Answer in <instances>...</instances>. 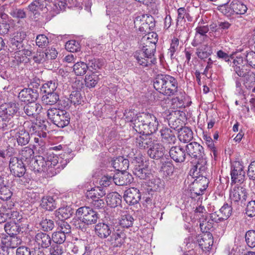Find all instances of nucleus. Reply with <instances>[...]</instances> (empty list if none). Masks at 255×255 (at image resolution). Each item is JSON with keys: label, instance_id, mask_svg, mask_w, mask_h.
Instances as JSON below:
<instances>
[{"label": "nucleus", "instance_id": "nucleus-1", "mask_svg": "<svg viewBox=\"0 0 255 255\" xmlns=\"http://www.w3.org/2000/svg\"><path fill=\"white\" fill-rule=\"evenodd\" d=\"M30 170L35 173L43 172L45 176L52 177L56 175L64 166L59 162L58 157L54 154H50L43 157L37 156L32 159L28 165Z\"/></svg>", "mask_w": 255, "mask_h": 255}, {"label": "nucleus", "instance_id": "nucleus-2", "mask_svg": "<svg viewBox=\"0 0 255 255\" xmlns=\"http://www.w3.org/2000/svg\"><path fill=\"white\" fill-rule=\"evenodd\" d=\"M186 150L187 154L191 157L198 158V161L196 165V170H198L199 175H201L202 179L200 180L203 183V188H199V192H196L197 195L202 194L203 192L207 189L209 181L206 178L207 176V159L204 156V148L197 142H192L187 144Z\"/></svg>", "mask_w": 255, "mask_h": 255}, {"label": "nucleus", "instance_id": "nucleus-3", "mask_svg": "<svg viewBox=\"0 0 255 255\" xmlns=\"http://www.w3.org/2000/svg\"><path fill=\"white\" fill-rule=\"evenodd\" d=\"M130 121L133 123V128L139 134H151L157 130L158 122L151 113H138Z\"/></svg>", "mask_w": 255, "mask_h": 255}, {"label": "nucleus", "instance_id": "nucleus-4", "mask_svg": "<svg viewBox=\"0 0 255 255\" xmlns=\"http://www.w3.org/2000/svg\"><path fill=\"white\" fill-rule=\"evenodd\" d=\"M154 89L166 96L176 95L178 92V82L174 77L169 75H158L153 81Z\"/></svg>", "mask_w": 255, "mask_h": 255}, {"label": "nucleus", "instance_id": "nucleus-5", "mask_svg": "<svg viewBox=\"0 0 255 255\" xmlns=\"http://www.w3.org/2000/svg\"><path fill=\"white\" fill-rule=\"evenodd\" d=\"M19 108L15 103H5L0 107V129L3 130L14 127L13 116Z\"/></svg>", "mask_w": 255, "mask_h": 255}, {"label": "nucleus", "instance_id": "nucleus-6", "mask_svg": "<svg viewBox=\"0 0 255 255\" xmlns=\"http://www.w3.org/2000/svg\"><path fill=\"white\" fill-rule=\"evenodd\" d=\"M47 116L59 128H64L70 123V114L65 110L50 108L47 111Z\"/></svg>", "mask_w": 255, "mask_h": 255}, {"label": "nucleus", "instance_id": "nucleus-7", "mask_svg": "<svg viewBox=\"0 0 255 255\" xmlns=\"http://www.w3.org/2000/svg\"><path fill=\"white\" fill-rule=\"evenodd\" d=\"M76 214L80 221L87 225L96 224L100 217L96 211L88 206L79 208L76 211Z\"/></svg>", "mask_w": 255, "mask_h": 255}, {"label": "nucleus", "instance_id": "nucleus-8", "mask_svg": "<svg viewBox=\"0 0 255 255\" xmlns=\"http://www.w3.org/2000/svg\"><path fill=\"white\" fill-rule=\"evenodd\" d=\"M247 6L238 0H233L229 5L225 4L220 7V10L227 16L233 14H244L247 11Z\"/></svg>", "mask_w": 255, "mask_h": 255}, {"label": "nucleus", "instance_id": "nucleus-9", "mask_svg": "<svg viewBox=\"0 0 255 255\" xmlns=\"http://www.w3.org/2000/svg\"><path fill=\"white\" fill-rule=\"evenodd\" d=\"M247 197V190L243 187L236 185L230 190V199L232 204L242 206L245 204Z\"/></svg>", "mask_w": 255, "mask_h": 255}, {"label": "nucleus", "instance_id": "nucleus-10", "mask_svg": "<svg viewBox=\"0 0 255 255\" xmlns=\"http://www.w3.org/2000/svg\"><path fill=\"white\" fill-rule=\"evenodd\" d=\"M59 3L52 1L47 6L49 10V15L51 16H55L61 11L64 10L66 6L68 7L77 6V0H59Z\"/></svg>", "mask_w": 255, "mask_h": 255}, {"label": "nucleus", "instance_id": "nucleus-11", "mask_svg": "<svg viewBox=\"0 0 255 255\" xmlns=\"http://www.w3.org/2000/svg\"><path fill=\"white\" fill-rule=\"evenodd\" d=\"M69 247L71 252L76 255H89L94 248L93 245L82 241L76 244L70 243Z\"/></svg>", "mask_w": 255, "mask_h": 255}, {"label": "nucleus", "instance_id": "nucleus-12", "mask_svg": "<svg viewBox=\"0 0 255 255\" xmlns=\"http://www.w3.org/2000/svg\"><path fill=\"white\" fill-rule=\"evenodd\" d=\"M134 57L137 63L143 67H150L155 64L156 59L154 55H152L143 51L139 50L134 53Z\"/></svg>", "mask_w": 255, "mask_h": 255}, {"label": "nucleus", "instance_id": "nucleus-13", "mask_svg": "<svg viewBox=\"0 0 255 255\" xmlns=\"http://www.w3.org/2000/svg\"><path fill=\"white\" fill-rule=\"evenodd\" d=\"M25 165L21 160L16 157H11L9 166L10 172L14 176L20 177L23 176L26 171Z\"/></svg>", "mask_w": 255, "mask_h": 255}, {"label": "nucleus", "instance_id": "nucleus-14", "mask_svg": "<svg viewBox=\"0 0 255 255\" xmlns=\"http://www.w3.org/2000/svg\"><path fill=\"white\" fill-rule=\"evenodd\" d=\"M232 182L243 183L245 177V172L243 170V166L239 161L234 162L231 170Z\"/></svg>", "mask_w": 255, "mask_h": 255}, {"label": "nucleus", "instance_id": "nucleus-15", "mask_svg": "<svg viewBox=\"0 0 255 255\" xmlns=\"http://www.w3.org/2000/svg\"><path fill=\"white\" fill-rule=\"evenodd\" d=\"M199 246L205 252H208L213 244V238L211 233H204L198 237Z\"/></svg>", "mask_w": 255, "mask_h": 255}, {"label": "nucleus", "instance_id": "nucleus-16", "mask_svg": "<svg viewBox=\"0 0 255 255\" xmlns=\"http://www.w3.org/2000/svg\"><path fill=\"white\" fill-rule=\"evenodd\" d=\"M18 97L21 101L30 103L36 100L38 93L31 88H24L19 93Z\"/></svg>", "mask_w": 255, "mask_h": 255}, {"label": "nucleus", "instance_id": "nucleus-17", "mask_svg": "<svg viewBox=\"0 0 255 255\" xmlns=\"http://www.w3.org/2000/svg\"><path fill=\"white\" fill-rule=\"evenodd\" d=\"M113 181L118 186L127 185L132 181V175L126 171H119L113 176Z\"/></svg>", "mask_w": 255, "mask_h": 255}, {"label": "nucleus", "instance_id": "nucleus-18", "mask_svg": "<svg viewBox=\"0 0 255 255\" xmlns=\"http://www.w3.org/2000/svg\"><path fill=\"white\" fill-rule=\"evenodd\" d=\"M141 194L138 189L130 188L127 189L124 194V198L126 202L129 204L134 205L140 199Z\"/></svg>", "mask_w": 255, "mask_h": 255}, {"label": "nucleus", "instance_id": "nucleus-19", "mask_svg": "<svg viewBox=\"0 0 255 255\" xmlns=\"http://www.w3.org/2000/svg\"><path fill=\"white\" fill-rule=\"evenodd\" d=\"M0 242L3 248H15L21 243V240L16 235L4 236L0 237Z\"/></svg>", "mask_w": 255, "mask_h": 255}, {"label": "nucleus", "instance_id": "nucleus-20", "mask_svg": "<svg viewBox=\"0 0 255 255\" xmlns=\"http://www.w3.org/2000/svg\"><path fill=\"white\" fill-rule=\"evenodd\" d=\"M162 142L168 147L174 144L176 141L174 131L169 128H163L160 130Z\"/></svg>", "mask_w": 255, "mask_h": 255}, {"label": "nucleus", "instance_id": "nucleus-21", "mask_svg": "<svg viewBox=\"0 0 255 255\" xmlns=\"http://www.w3.org/2000/svg\"><path fill=\"white\" fill-rule=\"evenodd\" d=\"M234 71L240 77H246L250 71L246 68L247 66L244 65L243 57H237L233 61Z\"/></svg>", "mask_w": 255, "mask_h": 255}, {"label": "nucleus", "instance_id": "nucleus-22", "mask_svg": "<svg viewBox=\"0 0 255 255\" xmlns=\"http://www.w3.org/2000/svg\"><path fill=\"white\" fill-rule=\"evenodd\" d=\"M45 3L44 0H34L28 5L27 9L37 17L41 10H43L44 12H49V11L44 9L46 5Z\"/></svg>", "mask_w": 255, "mask_h": 255}, {"label": "nucleus", "instance_id": "nucleus-23", "mask_svg": "<svg viewBox=\"0 0 255 255\" xmlns=\"http://www.w3.org/2000/svg\"><path fill=\"white\" fill-rule=\"evenodd\" d=\"M165 147L162 144L158 143H155L150 146L148 150L147 153L149 157L154 159H158L164 154Z\"/></svg>", "mask_w": 255, "mask_h": 255}, {"label": "nucleus", "instance_id": "nucleus-24", "mask_svg": "<svg viewBox=\"0 0 255 255\" xmlns=\"http://www.w3.org/2000/svg\"><path fill=\"white\" fill-rule=\"evenodd\" d=\"M126 235L122 230H114L108 239L114 247H120L125 242Z\"/></svg>", "mask_w": 255, "mask_h": 255}, {"label": "nucleus", "instance_id": "nucleus-25", "mask_svg": "<svg viewBox=\"0 0 255 255\" xmlns=\"http://www.w3.org/2000/svg\"><path fill=\"white\" fill-rule=\"evenodd\" d=\"M95 231L99 238L106 239L112 233V227L105 223H99L95 225Z\"/></svg>", "mask_w": 255, "mask_h": 255}, {"label": "nucleus", "instance_id": "nucleus-26", "mask_svg": "<svg viewBox=\"0 0 255 255\" xmlns=\"http://www.w3.org/2000/svg\"><path fill=\"white\" fill-rule=\"evenodd\" d=\"M169 153L171 158L176 162H182L185 159V151L180 146L171 147Z\"/></svg>", "mask_w": 255, "mask_h": 255}, {"label": "nucleus", "instance_id": "nucleus-27", "mask_svg": "<svg viewBox=\"0 0 255 255\" xmlns=\"http://www.w3.org/2000/svg\"><path fill=\"white\" fill-rule=\"evenodd\" d=\"M150 134H143L137 135L135 138L134 144L137 147L141 149H145L151 146L153 141Z\"/></svg>", "mask_w": 255, "mask_h": 255}, {"label": "nucleus", "instance_id": "nucleus-28", "mask_svg": "<svg viewBox=\"0 0 255 255\" xmlns=\"http://www.w3.org/2000/svg\"><path fill=\"white\" fill-rule=\"evenodd\" d=\"M157 34L155 32L148 33L143 36L140 40L139 45H150V50H156V44L157 42Z\"/></svg>", "mask_w": 255, "mask_h": 255}, {"label": "nucleus", "instance_id": "nucleus-29", "mask_svg": "<svg viewBox=\"0 0 255 255\" xmlns=\"http://www.w3.org/2000/svg\"><path fill=\"white\" fill-rule=\"evenodd\" d=\"M35 242L39 248H47L51 244V238L46 233L40 232L35 236Z\"/></svg>", "mask_w": 255, "mask_h": 255}, {"label": "nucleus", "instance_id": "nucleus-30", "mask_svg": "<svg viewBox=\"0 0 255 255\" xmlns=\"http://www.w3.org/2000/svg\"><path fill=\"white\" fill-rule=\"evenodd\" d=\"M42 109L41 105L34 102L27 104L23 108L24 112L26 115L33 117L39 114Z\"/></svg>", "mask_w": 255, "mask_h": 255}, {"label": "nucleus", "instance_id": "nucleus-31", "mask_svg": "<svg viewBox=\"0 0 255 255\" xmlns=\"http://www.w3.org/2000/svg\"><path fill=\"white\" fill-rule=\"evenodd\" d=\"M112 165L118 171H126L129 167V161L123 156H119L112 160Z\"/></svg>", "mask_w": 255, "mask_h": 255}, {"label": "nucleus", "instance_id": "nucleus-32", "mask_svg": "<svg viewBox=\"0 0 255 255\" xmlns=\"http://www.w3.org/2000/svg\"><path fill=\"white\" fill-rule=\"evenodd\" d=\"M213 53L212 47L208 44H202L200 45L196 50V54L201 59H205L211 55Z\"/></svg>", "mask_w": 255, "mask_h": 255}, {"label": "nucleus", "instance_id": "nucleus-33", "mask_svg": "<svg viewBox=\"0 0 255 255\" xmlns=\"http://www.w3.org/2000/svg\"><path fill=\"white\" fill-rule=\"evenodd\" d=\"M25 225L19 223L9 221L5 224L4 230L9 235H16L19 233L21 228L25 227Z\"/></svg>", "mask_w": 255, "mask_h": 255}, {"label": "nucleus", "instance_id": "nucleus-34", "mask_svg": "<svg viewBox=\"0 0 255 255\" xmlns=\"http://www.w3.org/2000/svg\"><path fill=\"white\" fill-rule=\"evenodd\" d=\"M133 173L141 179H145L149 177L150 173L146 164H137L133 169Z\"/></svg>", "mask_w": 255, "mask_h": 255}, {"label": "nucleus", "instance_id": "nucleus-35", "mask_svg": "<svg viewBox=\"0 0 255 255\" xmlns=\"http://www.w3.org/2000/svg\"><path fill=\"white\" fill-rule=\"evenodd\" d=\"M178 138L182 142H189L193 138V132L190 128L187 127H182L179 130Z\"/></svg>", "mask_w": 255, "mask_h": 255}, {"label": "nucleus", "instance_id": "nucleus-36", "mask_svg": "<svg viewBox=\"0 0 255 255\" xmlns=\"http://www.w3.org/2000/svg\"><path fill=\"white\" fill-rule=\"evenodd\" d=\"M106 202L108 205L115 208L121 204L122 196L117 192L110 193L107 195Z\"/></svg>", "mask_w": 255, "mask_h": 255}, {"label": "nucleus", "instance_id": "nucleus-37", "mask_svg": "<svg viewBox=\"0 0 255 255\" xmlns=\"http://www.w3.org/2000/svg\"><path fill=\"white\" fill-rule=\"evenodd\" d=\"M21 159L23 162L28 166L30 164L32 159L34 158V151L33 149L29 147H25L20 151Z\"/></svg>", "mask_w": 255, "mask_h": 255}, {"label": "nucleus", "instance_id": "nucleus-38", "mask_svg": "<svg viewBox=\"0 0 255 255\" xmlns=\"http://www.w3.org/2000/svg\"><path fill=\"white\" fill-rule=\"evenodd\" d=\"M6 206L7 209H10V212L8 213L9 216L8 217V219L10 220V221L17 222L21 224V223L24 222L25 220V219L22 217L21 215H19L18 212L11 210V208L14 206L13 202H9V204H6Z\"/></svg>", "mask_w": 255, "mask_h": 255}, {"label": "nucleus", "instance_id": "nucleus-39", "mask_svg": "<svg viewBox=\"0 0 255 255\" xmlns=\"http://www.w3.org/2000/svg\"><path fill=\"white\" fill-rule=\"evenodd\" d=\"M15 137L18 145H20L27 144L30 140L29 132L23 129H20L16 132Z\"/></svg>", "mask_w": 255, "mask_h": 255}, {"label": "nucleus", "instance_id": "nucleus-40", "mask_svg": "<svg viewBox=\"0 0 255 255\" xmlns=\"http://www.w3.org/2000/svg\"><path fill=\"white\" fill-rule=\"evenodd\" d=\"M41 206L48 211H52L56 208V203L53 198L50 196L43 197L41 199Z\"/></svg>", "mask_w": 255, "mask_h": 255}, {"label": "nucleus", "instance_id": "nucleus-41", "mask_svg": "<svg viewBox=\"0 0 255 255\" xmlns=\"http://www.w3.org/2000/svg\"><path fill=\"white\" fill-rule=\"evenodd\" d=\"M134 219L133 217L127 211H123L122 213L119 223L124 228H128L132 226Z\"/></svg>", "mask_w": 255, "mask_h": 255}, {"label": "nucleus", "instance_id": "nucleus-42", "mask_svg": "<svg viewBox=\"0 0 255 255\" xmlns=\"http://www.w3.org/2000/svg\"><path fill=\"white\" fill-rule=\"evenodd\" d=\"M73 214V211L69 206L59 208L55 211V216L60 220L67 219L70 217Z\"/></svg>", "mask_w": 255, "mask_h": 255}, {"label": "nucleus", "instance_id": "nucleus-43", "mask_svg": "<svg viewBox=\"0 0 255 255\" xmlns=\"http://www.w3.org/2000/svg\"><path fill=\"white\" fill-rule=\"evenodd\" d=\"M106 191L101 187H97L88 191L86 195L88 198L92 200L100 199L106 195Z\"/></svg>", "mask_w": 255, "mask_h": 255}, {"label": "nucleus", "instance_id": "nucleus-44", "mask_svg": "<svg viewBox=\"0 0 255 255\" xmlns=\"http://www.w3.org/2000/svg\"><path fill=\"white\" fill-rule=\"evenodd\" d=\"M99 79V75L97 73L93 72L87 74L85 78V85L89 88L95 87Z\"/></svg>", "mask_w": 255, "mask_h": 255}, {"label": "nucleus", "instance_id": "nucleus-45", "mask_svg": "<svg viewBox=\"0 0 255 255\" xmlns=\"http://www.w3.org/2000/svg\"><path fill=\"white\" fill-rule=\"evenodd\" d=\"M58 83L55 81H50L43 84L40 88L41 91L45 94H50L55 92Z\"/></svg>", "mask_w": 255, "mask_h": 255}, {"label": "nucleus", "instance_id": "nucleus-46", "mask_svg": "<svg viewBox=\"0 0 255 255\" xmlns=\"http://www.w3.org/2000/svg\"><path fill=\"white\" fill-rule=\"evenodd\" d=\"M59 95L56 92L50 94H45L42 97L43 103L48 105H53L56 104L59 100Z\"/></svg>", "mask_w": 255, "mask_h": 255}, {"label": "nucleus", "instance_id": "nucleus-47", "mask_svg": "<svg viewBox=\"0 0 255 255\" xmlns=\"http://www.w3.org/2000/svg\"><path fill=\"white\" fill-rule=\"evenodd\" d=\"M73 68L77 76H83L87 71L88 65L84 62H77L73 65Z\"/></svg>", "mask_w": 255, "mask_h": 255}, {"label": "nucleus", "instance_id": "nucleus-48", "mask_svg": "<svg viewBox=\"0 0 255 255\" xmlns=\"http://www.w3.org/2000/svg\"><path fill=\"white\" fill-rule=\"evenodd\" d=\"M199 226L202 234L204 233H210L209 230L212 227V223L210 220L207 221L206 216L203 214L201 215V217L199 218Z\"/></svg>", "mask_w": 255, "mask_h": 255}, {"label": "nucleus", "instance_id": "nucleus-49", "mask_svg": "<svg viewBox=\"0 0 255 255\" xmlns=\"http://www.w3.org/2000/svg\"><path fill=\"white\" fill-rule=\"evenodd\" d=\"M244 78V85L245 87L248 90L253 91L255 84V74L250 71L246 77Z\"/></svg>", "mask_w": 255, "mask_h": 255}, {"label": "nucleus", "instance_id": "nucleus-50", "mask_svg": "<svg viewBox=\"0 0 255 255\" xmlns=\"http://www.w3.org/2000/svg\"><path fill=\"white\" fill-rule=\"evenodd\" d=\"M174 170V165L171 161H167L163 162L161 168V171L165 176H171L173 173Z\"/></svg>", "mask_w": 255, "mask_h": 255}, {"label": "nucleus", "instance_id": "nucleus-51", "mask_svg": "<svg viewBox=\"0 0 255 255\" xmlns=\"http://www.w3.org/2000/svg\"><path fill=\"white\" fill-rule=\"evenodd\" d=\"M179 43V41L178 38L174 37L171 39L170 48L168 51V55L171 59H174L175 57V53L178 49Z\"/></svg>", "mask_w": 255, "mask_h": 255}, {"label": "nucleus", "instance_id": "nucleus-52", "mask_svg": "<svg viewBox=\"0 0 255 255\" xmlns=\"http://www.w3.org/2000/svg\"><path fill=\"white\" fill-rule=\"evenodd\" d=\"M69 101L74 105H79L83 102V97L79 91L76 90L71 92L69 98Z\"/></svg>", "mask_w": 255, "mask_h": 255}, {"label": "nucleus", "instance_id": "nucleus-53", "mask_svg": "<svg viewBox=\"0 0 255 255\" xmlns=\"http://www.w3.org/2000/svg\"><path fill=\"white\" fill-rule=\"evenodd\" d=\"M12 193L10 188L6 186L3 185L0 187V199L3 201H7L10 199Z\"/></svg>", "mask_w": 255, "mask_h": 255}, {"label": "nucleus", "instance_id": "nucleus-54", "mask_svg": "<svg viewBox=\"0 0 255 255\" xmlns=\"http://www.w3.org/2000/svg\"><path fill=\"white\" fill-rule=\"evenodd\" d=\"M64 251L63 244L53 243L50 249V253L51 255H61Z\"/></svg>", "mask_w": 255, "mask_h": 255}, {"label": "nucleus", "instance_id": "nucleus-55", "mask_svg": "<svg viewBox=\"0 0 255 255\" xmlns=\"http://www.w3.org/2000/svg\"><path fill=\"white\" fill-rule=\"evenodd\" d=\"M40 225L43 230L46 232L51 231L55 227L54 221L46 218L43 219L41 221Z\"/></svg>", "mask_w": 255, "mask_h": 255}, {"label": "nucleus", "instance_id": "nucleus-56", "mask_svg": "<svg viewBox=\"0 0 255 255\" xmlns=\"http://www.w3.org/2000/svg\"><path fill=\"white\" fill-rule=\"evenodd\" d=\"M66 235L60 231L55 232L53 233L51 237L54 243L63 244L66 240Z\"/></svg>", "mask_w": 255, "mask_h": 255}, {"label": "nucleus", "instance_id": "nucleus-57", "mask_svg": "<svg viewBox=\"0 0 255 255\" xmlns=\"http://www.w3.org/2000/svg\"><path fill=\"white\" fill-rule=\"evenodd\" d=\"M103 62L102 60L92 58L89 59L88 62L87 64L88 65V69L91 68L93 70H98L102 67L103 66Z\"/></svg>", "mask_w": 255, "mask_h": 255}, {"label": "nucleus", "instance_id": "nucleus-58", "mask_svg": "<svg viewBox=\"0 0 255 255\" xmlns=\"http://www.w3.org/2000/svg\"><path fill=\"white\" fill-rule=\"evenodd\" d=\"M80 48L79 42L75 40H69L65 44L66 49L72 53L78 51Z\"/></svg>", "mask_w": 255, "mask_h": 255}, {"label": "nucleus", "instance_id": "nucleus-59", "mask_svg": "<svg viewBox=\"0 0 255 255\" xmlns=\"http://www.w3.org/2000/svg\"><path fill=\"white\" fill-rule=\"evenodd\" d=\"M246 241L247 245L251 248L255 247V231H249L246 234Z\"/></svg>", "mask_w": 255, "mask_h": 255}, {"label": "nucleus", "instance_id": "nucleus-60", "mask_svg": "<svg viewBox=\"0 0 255 255\" xmlns=\"http://www.w3.org/2000/svg\"><path fill=\"white\" fill-rule=\"evenodd\" d=\"M220 212L222 215V217L224 220L230 217L232 214V208L228 203H225L220 209Z\"/></svg>", "mask_w": 255, "mask_h": 255}, {"label": "nucleus", "instance_id": "nucleus-61", "mask_svg": "<svg viewBox=\"0 0 255 255\" xmlns=\"http://www.w3.org/2000/svg\"><path fill=\"white\" fill-rule=\"evenodd\" d=\"M203 140L208 147L211 150L214 156H216L215 144L211 137L208 134H204L203 136Z\"/></svg>", "mask_w": 255, "mask_h": 255}, {"label": "nucleus", "instance_id": "nucleus-62", "mask_svg": "<svg viewBox=\"0 0 255 255\" xmlns=\"http://www.w3.org/2000/svg\"><path fill=\"white\" fill-rule=\"evenodd\" d=\"M48 37L44 34H39L36 38V45L39 47H45L49 44Z\"/></svg>", "mask_w": 255, "mask_h": 255}, {"label": "nucleus", "instance_id": "nucleus-63", "mask_svg": "<svg viewBox=\"0 0 255 255\" xmlns=\"http://www.w3.org/2000/svg\"><path fill=\"white\" fill-rule=\"evenodd\" d=\"M148 21V20H147V21H145V22H142L141 26L138 27L137 29L143 33H150L149 31L152 30L151 28L153 27L154 24L151 21L150 23Z\"/></svg>", "mask_w": 255, "mask_h": 255}, {"label": "nucleus", "instance_id": "nucleus-64", "mask_svg": "<svg viewBox=\"0 0 255 255\" xmlns=\"http://www.w3.org/2000/svg\"><path fill=\"white\" fill-rule=\"evenodd\" d=\"M59 231L67 235L71 232V227L70 225L64 220H60L58 222Z\"/></svg>", "mask_w": 255, "mask_h": 255}]
</instances>
